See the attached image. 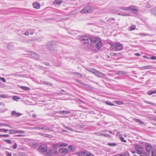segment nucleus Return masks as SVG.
Returning <instances> with one entry per match:
<instances>
[{
	"label": "nucleus",
	"mask_w": 156,
	"mask_h": 156,
	"mask_svg": "<svg viewBox=\"0 0 156 156\" xmlns=\"http://www.w3.org/2000/svg\"><path fill=\"white\" fill-rule=\"evenodd\" d=\"M46 47L49 51L53 52L57 47V43L53 41H48L46 44Z\"/></svg>",
	"instance_id": "obj_1"
},
{
	"label": "nucleus",
	"mask_w": 156,
	"mask_h": 156,
	"mask_svg": "<svg viewBox=\"0 0 156 156\" xmlns=\"http://www.w3.org/2000/svg\"><path fill=\"white\" fill-rule=\"evenodd\" d=\"M111 46L113 49H115L116 51L122 50L123 48L122 44L117 42L111 44Z\"/></svg>",
	"instance_id": "obj_2"
},
{
	"label": "nucleus",
	"mask_w": 156,
	"mask_h": 156,
	"mask_svg": "<svg viewBox=\"0 0 156 156\" xmlns=\"http://www.w3.org/2000/svg\"><path fill=\"white\" fill-rule=\"evenodd\" d=\"M93 11V8L90 6H87L84 8L79 12V13L82 14L88 13L92 12Z\"/></svg>",
	"instance_id": "obj_3"
},
{
	"label": "nucleus",
	"mask_w": 156,
	"mask_h": 156,
	"mask_svg": "<svg viewBox=\"0 0 156 156\" xmlns=\"http://www.w3.org/2000/svg\"><path fill=\"white\" fill-rule=\"evenodd\" d=\"M58 154V151L55 150L51 149L47 150V152L45 154V156H55V155Z\"/></svg>",
	"instance_id": "obj_4"
},
{
	"label": "nucleus",
	"mask_w": 156,
	"mask_h": 156,
	"mask_svg": "<svg viewBox=\"0 0 156 156\" xmlns=\"http://www.w3.org/2000/svg\"><path fill=\"white\" fill-rule=\"evenodd\" d=\"M38 149L40 152L44 155L48 150V147L46 146L41 145L39 147Z\"/></svg>",
	"instance_id": "obj_5"
},
{
	"label": "nucleus",
	"mask_w": 156,
	"mask_h": 156,
	"mask_svg": "<svg viewBox=\"0 0 156 156\" xmlns=\"http://www.w3.org/2000/svg\"><path fill=\"white\" fill-rule=\"evenodd\" d=\"M80 41L83 44H86L89 43L88 38L85 36H82L80 38Z\"/></svg>",
	"instance_id": "obj_6"
},
{
	"label": "nucleus",
	"mask_w": 156,
	"mask_h": 156,
	"mask_svg": "<svg viewBox=\"0 0 156 156\" xmlns=\"http://www.w3.org/2000/svg\"><path fill=\"white\" fill-rule=\"evenodd\" d=\"M59 152L62 155H65L69 152L68 150L66 148H61L59 149Z\"/></svg>",
	"instance_id": "obj_7"
},
{
	"label": "nucleus",
	"mask_w": 156,
	"mask_h": 156,
	"mask_svg": "<svg viewBox=\"0 0 156 156\" xmlns=\"http://www.w3.org/2000/svg\"><path fill=\"white\" fill-rule=\"evenodd\" d=\"M29 55H30L33 58L35 59H37L39 58V56L37 53L33 52L32 51H30L29 53Z\"/></svg>",
	"instance_id": "obj_8"
},
{
	"label": "nucleus",
	"mask_w": 156,
	"mask_h": 156,
	"mask_svg": "<svg viewBox=\"0 0 156 156\" xmlns=\"http://www.w3.org/2000/svg\"><path fill=\"white\" fill-rule=\"evenodd\" d=\"M154 147H152L151 145L149 144H147L146 145V149L148 153H150L151 151H152V149Z\"/></svg>",
	"instance_id": "obj_9"
},
{
	"label": "nucleus",
	"mask_w": 156,
	"mask_h": 156,
	"mask_svg": "<svg viewBox=\"0 0 156 156\" xmlns=\"http://www.w3.org/2000/svg\"><path fill=\"white\" fill-rule=\"evenodd\" d=\"M100 38L98 37H92L90 39V41L92 43L94 44L98 42Z\"/></svg>",
	"instance_id": "obj_10"
},
{
	"label": "nucleus",
	"mask_w": 156,
	"mask_h": 156,
	"mask_svg": "<svg viewBox=\"0 0 156 156\" xmlns=\"http://www.w3.org/2000/svg\"><path fill=\"white\" fill-rule=\"evenodd\" d=\"M136 150L137 153L139 154H144V153L143 149L141 147L136 148Z\"/></svg>",
	"instance_id": "obj_11"
},
{
	"label": "nucleus",
	"mask_w": 156,
	"mask_h": 156,
	"mask_svg": "<svg viewBox=\"0 0 156 156\" xmlns=\"http://www.w3.org/2000/svg\"><path fill=\"white\" fill-rule=\"evenodd\" d=\"M81 85H83V87L85 88L88 89L89 90H91L93 89L92 87L89 85L87 84L84 83H81Z\"/></svg>",
	"instance_id": "obj_12"
},
{
	"label": "nucleus",
	"mask_w": 156,
	"mask_h": 156,
	"mask_svg": "<svg viewBox=\"0 0 156 156\" xmlns=\"http://www.w3.org/2000/svg\"><path fill=\"white\" fill-rule=\"evenodd\" d=\"M128 11L131 10L132 11H135L137 12L138 11V10L136 8V7L134 5H131L128 7Z\"/></svg>",
	"instance_id": "obj_13"
},
{
	"label": "nucleus",
	"mask_w": 156,
	"mask_h": 156,
	"mask_svg": "<svg viewBox=\"0 0 156 156\" xmlns=\"http://www.w3.org/2000/svg\"><path fill=\"white\" fill-rule=\"evenodd\" d=\"M86 153V151L84 150L81 151L77 152L76 154L79 156H84Z\"/></svg>",
	"instance_id": "obj_14"
},
{
	"label": "nucleus",
	"mask_w": 156,
	"mask_h": 156,
	"mask_svg": "<svg viewBox=\"0 0 156 156\" xmlns=\"http://www.w3.org/2000/svg\"><path fill=\"white\" fill-rule=\"evenodd\" d=\"M96 44V47L97 48H100L102 45V43L101 41V39Z\"/></svg>",
	"instance_id": "obj_15"
},
{
	"label": "nucleus",
	"mask_w": 156,
	"mask_h": 156,
	"mask_svg": "<svg viewBox=\"0 0 156 156\" xmlns=\"http://www.w3.org/2000/svg\"><path fill=\"white\" fill-rule=\"evenodd\" d=\"M11 115L12 116H15L16 117L20 116L21 115L20 113H18L15 111H12L11 113Z\"/></svg>",
	"instance_id": "obj_16"
},
{
	"label": "nucleus",
	"mask_w": 156,
	"mask_h": 156,
	"mask_svg": "<svg viewBox=\"0 0 156 156\" xmlns=\"http://www.w3.org/2000/svg\"><path fill=\"white\" fill-rule=\"evenodd\" d=\"M52 147L54 149H56L59 147H61L60 143H58L56 144H53L52 145Z\"/></svg>",
	"instance_id": "obj_17"
},
{
	"label": "nucleus",
	"mask_w": 156,
	"mask_h": 156,
	"mask_svg": "<svg viewBox=\"0 0 156 156\" xmlns=\"http://www.w3.org/2000/svg\"><path fill=\"white\" fill-rule=\"evenodd\" d=\"M93 73L95 74L96 76H98L99 77H101V76L99 74L103 75L104 74L101 72L96 70L94 71V72Z\"/></svg>",
	"instance_id": "obj_18"
},
{
	"label": "nucleus",
	"mask_w": 156,
	"mask_h": 156,
	"mask_svg": "<svg viewBox=\"0 0 156 156\" xmlns=\"http://www.w3.org/2000/svg\"><path fill=\"white\" fill-rule=\"evenodd\" d=\"M34 8L36 9H39L40 6V5L37 2H35L33 4Z\"/></svg>",
	"instance_id": "obj_19"
},
{
	"label": "nucleus",
	"mask_w": 156,
	"mask_h": 156,
	"mask_svg": "<svg viewBox=\"0 0 156 156\" xmlns=\"http://www.w3.org/2000/svg\"><path fill=\"white\" fill-rule=\"evenodd\" d=\"M128 73L126 72H124L122 71H119L116 72V74L117 75L120 74H127Z\"/></svg>",
	"instance_id": "obj_20"
},
{
	"label": "nucleus",
	"mask_w": 156,
	"mask_h": 156,
	"mask_svg": "<svg viewBox=\"0 0 156 156\" xmlns=\"http://www.w3.org/2000/svg\"><path fill=\"white\" fill-rule=\"evenodd\" d=\"M151 153V156H156V147H155L152 149Z\"/></svg>",
	"instance_id": "obj_21"
},
{
	"label": "nucleus",
	"mask_w": 156,
	"mask_h": 156,
	"mask_svg": "<svg viewBox=\"0 0 156 156\" xmlns=\"http://www.w3.org/2000/svg\"><path fill=\"white\" fill-rule=\"evenodd\" d=\"M150 12V13L152 15H154L156 16V9L154 8L152 9H151Z\"/></svg>",
	"instance_id": "obj_22"
},
{
	"label": "nucleus",
	"mask_w": 156,
	"mask_h": 156,
	"mask_svg": "<svg viewBox=\"0 0 156 156\" xmlns=\"http://www.w3.org/2000/svg\"><path fill=\"white\" fill-rule=\"evenodd\" d=\"M142 68L143 69H153V67L152 66H148L142 67Z\"/></svg>",
	"instance_id": "obj_23"
},
{
	"label": "nucleus",
	"mask_w": 156,
	"mask_h": 156,
	"mask_svg": "<svg viewBox=\"0 0 156 156\" xmlns=\"http://www.w3.org/2000/svg\"><path fill=\"white\" fill-rule=\"evenodd\" d=\"M113 102L116 104H118L119 105H123L124 104V102L121 101H114Z\"/></svg>",
	"instance_id": "obj_24"
},
{
	"label": "nucleus",
	"mask_w": 156,
	"mask_h": 156,
	"mask_svg": "<svg viewBox=\"0 0 156 156\" xmlns=\"http://www.w3.org/2000/svg\"><path fill=\"white\" fill-rule=\"evenodd\" d=\"M73 74L74 75L76 76L79 77H83V75L82 74L78 73H76V72H73Z\"/></svg>",
	"instance_id": "obj_25"
},
{
	"label": "nucleus",
	"mask_w": 156,
	"mask_h": 156,
	"mask_svg": "<svg viewBox=\"0 0 156 156\" xmlns=\"http://www.w3.org/2000/svg\"><path fill=\"white\" fill-rule=\"evenodd\" d=\"M86 69L88 71L90 72L93 73L95 70V69L92 68H86Z\"/></svg>",
	"instance_id": "obj_26"
},
{
	"label": "nucleus",
	"mask_w": 156,
	"mask_h": 156,
	"mask_svg": "<svg viewBox=\"0 0 156 156\" xmlns=\"http://www.w3.org/2000/svg\"><path fill=\"white\" fill-rule=\"evenodd\" d=\"M153 94H156V90H150L147 92V94L151 95Z\"/></svg>",
	"instance_id": "obj_27"
},
{
	"label": "nucleus",
	"mask_w": 156,
	"mask_h": 156,
	"mask_svg": "<svg viewBox=\"0 0 156 156\" xmlns=\"http://www.w3.org/2000/svg\"><path fill=\"white\" fill-rule=\"evenodd\" d=\"M62 2V1L61 0H55L54 2V3H56L58 5L61 4Z\"/></svg>",
	"instance_id": "obj_28"
},
{
	"label": "nucleus",
	"mask_w": 156,
	"mask_h": 156,
	"mask_svg": "<svg viewBox=\"0 0 156 156\" xmlns=\"http://www.w3.org/2000/svg\"><path fill=\"white\" fill-rule=\"evenodd\" d=\"M135 25H133L129 27V30H130V31H132L133 30H134L135 29Z\"/></svg>",
	"instance_id": "obj_29"
},
{
	"label": "nucleus",
	"mask_w": 156,
	"mask_h": 156,
	"mask_svg": "<svg viewBox=\"0 0 156 156\" xmlns=\"http://www.w3.org/2000/svg\"><path fill=\"white\" fill-rule=\"evenodd\" d=\"M133 120L135 121L138 122L140 124H143L144 123L141 120L136 118H134Z\"/></svg>",
	"instance_id": "obj_30"
},
{
	"label": "nucleus",
	"mask_w": 156,
	"mask_h": 156,
	"mask_svg": "<svg viewBox=\"0 0 156 156\" xmlns=\"http://www.w3.org/2000/svg\"><path fill=\"white\" fill-rule=\"evenodd\" d=\"M8 126L10 128H12V126L10 125H9L6 124V123H0V126Z\"/></svg>",
	"instance_id": "obj_31"
},
{
	"label": "nucleus",
	"mask_w": 156,
	"mask_h": 156,
	"mask_svg": "<svg viewBox=\"0 0 156 156\" xmlns=\"http://www.w3.org/2000/svg\"><path fill=\"white\" fill-rule=\"evenodd\" d=\"M108 145L109 146L114 147L116 145V144L114 143H109L108 144Z\"/></svg>",
	"instance_id": "obj_32"
},
{
	"label": "nucleus",
	"mask_w": 156,
	"mask_h": 156,
	"mask_svg": "<svg viewBox=\"0 0 156 156\" xmlns=\"http://www.w3.org/2000/svg\"><path fill=\"white\" fill-rule=\"evenodd\" d=\"M20 87L22 89H23L24 90H30V88H29V87H25V86H20Z\"/></svg>",
	"instance_id": "obj_33"
},
{
	"label": "nucleus",
	"mask_w": 156,
	"mask_h": 156,
	"mask_svg": "<svg viewBox=\"0 0 156 156\" xmlns=\"http://www.w3.org/2000/svg\"><path fill=\"white\" fill-rule=\"evenodd\" d=\"M12 99L14 100L17 101L20 99V98L17 96H13Z\"/></svg>",
	"instance_id": "obj_34"
},
{
	"label": "nucleus",
	"mask_w": 156,
	"mask_h": 156,
	"mask_svg": "<svg viewBox=\"0 0 156 156\" xmlns=\"http://www.w3.org/2000/svg\"><path fill=\"white\" fill-rule=\"evenodd\" d=\"M13 46L12 44H9L7 46L8 48L10 50L12 49H13Z\"/></svg>",
	"instance_id": "obj_35"
},
{
	"label": "nucleus",
	"mask_w": 156,
	"mask_h": 156,
	"mask_svg": "<svg viewBox=\"0 0 156 156\" xmlns=\"http://www.w3.org/2000/svg\"><path fill=\"white\" fill-rule=\"evenodd\" d=\"M121 9L126 11H128V7H122L119 8Z\"/></svg>",
	"instance_id": "obj_36"
},
{
	"label": "nucleus",
	"mask_w": 156,
	"mask_h": 156,
	"mask_svg": "<svg viewBox=\"0 0 156 156\" xmlns=\"http://www.w3.org/2000/svg\"><path fill=\"white\" fill-rule=\"evenodd\" d=\"M73 146H69L68 147V149L69 150H70L71 151H74V149L73 148Z\"/></svg>",
	"instance_id": "obj_37"
},
{
	"label": "nucleus",
	"mask_w": 156,
	"mask_h": 156,
	"mask_svg": "<svg viewBox=\"0 0 156 156\" xmlns=\"http://www.w3.org/2000/svg\"><path fill=\"white\" fill-rule=\"evenodd\" d=\"M8 131L9 130L7 129H0V132H4L5 133H7Z\"/></svg>",
	"instance_id": "obj_38"
},
{
	"label": "nucleus",
	"mask_w": 156,
	"mask_h": 156,
	"mask_svg": "<svg viewBox=\"0 0 156 156\" xmlns=\"http://www.w3.org/2000/svg\"><path fill=\"white\" fill-rule=\"evenodd\" d=\"M105 103L106 104L108 105H111V106H113L115 105L111 102H110L109 101H107L105 102Z\"/></svg>",
	"instance_id": "obj_39"
},
{
	"label": "nucleus",
	"mask_w": 156,
	"mask_h": 156,
	"mask_svg": "<svg viewBox=\"0 0 156 156\" xmlns=\"http://www.w3.org/2000/svg\"><path fill=\"white\" fill-rule=\"evenodd\" d=\"M15 132L16 133H24V131L21 130H15Z\"/></svg>",
	"instance_id": "obj_40"
},
{
	"label": "nucleus",
	"mask_w": 156,
	"mask_h": 156,
	"mask_svg": "<svg viewBox=\"0 0 156 156\" xmlns=\"http://www.w3.org/2000/svg\"><path fill=\"white\" fill-rule=\"evenodd\" d=\"M120 54L119 53H114L111 52L110 53V55L111 56H116L117 55V56H118L119 55H120Z\"/></svg>",
	"instance_id": "obj_41"
},
{
	"label": "nucleus",
	"mask_w": 156,
	"mask_h": 156,
	"mask_svg": "<svg viewBox=\"0 0 156 156\" xmlns=\"http://www.w3.org/2000/svg\"><path fill=\"white\" fill-rule=\"evenodd\" d=\"M61 147H67L68 144L66 143H63L62 144L60 143Z\"/></svg>",
	"instance_id": "obj_42"
},
{
	"label": "nucleus",
	"mask_w": 156,
	"mask_h": 156,
	"mask_svg": "<svg viewBox=\"0 0 156 156\" xmlns=\"http://www.w3.org/2000/svg\"><path fill=\"white\" fill-rule=\"evenodd\" d=\"M64 128H65L66 129L68 130H69L70 131H73L74 130L73 129H72L70 128H69V127H67L66 126H64Z\"/></svg>",
	"instance_id": "obj_43"
},
{
	"label": "nucleus",
	"mask_w": 156,
	"mask_h": 156,
	"mask_svg": "<svg viewBox=\"0 0 156 156\" xmlns=\"http://www.w3.org/2000/svg\"><path fill=\"white\" fill-rule=\"evenodd\" d=\"M144 102L146 103H147V104L152 105H155V106L156 105L155 104L153 103L152 102H149V101H145Z\"/></svg>",
	"instance_id": "obj_44"
},
{
	"label": "nucleus",
	"mask_w": 156,
	"mask_h": 156,
	"mask_svg": "<svg viewBox=\"0 0 156 156\" xmlns=\"http://www.w3.org/2000/svg\"><path fill=\"white\" fill-rule=\"evenodd\" d=\"M128 154L126 153H124L121 154H120L119 156H128Z\"/></svg>",
	"instance_id": "obj_45"
},
{
	"label": "nucleus",
	"mask_w": 156,
	"mask_h": 156,
	"mask_svg": "<svg viewBox=\"0 0 156 156\" xmlns=\"http://www.w3.org/2000/svg\"><path fill=\"white\" fill-rule=\"evenodd\" d=\"M0 97L3 98H6L8 97L7 95L6 94H4L3 95H0Z\"/></svg>",
	"instance_id": "obj_46"
},
{
	"label": "nucleus",
	"mask_w": 156,
	"mask_h": 156,
	"mask_svg": "<svg viewBox=\"0 0 156 156\" xmlns=\"http://www.w3.org/2000/svg\"><path fill=\"white\" fill-rule=\"evenodd\" d=\"M9 133L10 134L15 133V130H9Z\"/></svg>",
	"instance_id": "obj_47"
},
{
	"label": "nucleus",
	"mask_w": 156,
	"mask_h": 156,
	"mask_svg": "<svg viewBox=\"0 0 156 156\" xmlns=\"http://www.w3.org/2000/svg\"><path fill=\"white\" fill-rule=\"evenodd\" d=\"M112 20H115V18H110L107 21L109 22H110Z\"/></svg>",
	"instance_id": "obj_48"
},
{
	"label": "nucleus",
	"mask_w": 156,
	"mask_h": 156,
	"mask_svg": "<svg viewBox=\"0 0 156 156\" xmlns=\"http://www.w3.org/2000/svg\"><path fill=\"white\" fill-rule=\"evenodd\" d=\"M17 145L16 143H15L13 145H12V148L14 149H15L17 148Z\"/></svg>",
	"instance_id": "obj_49"
},
{
	"label": "nucleus",
	"mask_w": 156,
	"mask_h": 156,
	"mask_svg": "<svg viewBox=\"0 0 156 156\" xmlns=\"http://www.w3.org/2000/svg\"><path fill=\"white\" fill-rule=\"evenodd\" d=\"M46 129H47V130H48L49 131H51L53 130V129L52 128L49 127H48Z\"/></svg>",
	"instance_id": "obj_50"
},
{
	"label": "nucleus",
	"mask_w": 156,
	"mask_h": 156,
	"mask_svg": "<svg viewBox=\"0 0 156 156\" xmlns=\"http://www.w3.org/2000/svg\"><path fill=\"white\" fill-rule=\"evenodd\" d=\"M5 141L7 143L10 144L11 143V141L10 140H5Z\"/></svg>",
	"instance_id": "obj_51"
},
{
	"label": "nucleus",
	"mask_w": 156,
	"mask_h": 156,
	"mask_svg": "<svg viewBox=\"0 0 156 156\" xmlns=\"http://www.w3.org/2000/svg\"><path fill=\"white\" fill-rule=\"evenodd\" d=\"M0 79L4 82H5L6 81L5 79L4 78L0 77Z\"/></svg>",
	"instance_id": "obj_52"
},
{
	"label": "nucleus",
	"mask_w": 156,
	"mask_h": 156,
	"mask_svg": "<svg viewBox=\"0 0 156 156\" xmlns=\"http://www.w3.org/2000/svg\"><path fill=\"white\" fill-rule=\"evenodd\" d=\"M104 136L108 137H110V136L109 135L107 134V133H104Z\"/></svg>",
	"instance_id": "obj_53"
},
{
	"label": "nucleus",
	"mask_w": 156,
	"mask_h": 156,
	"mask_svg": "<svg viewBox=\"0 0 156 156\" xmlns=\"http://www.w3.org/2000/svg\"><path fill=\"white\" fill-rule=\"evenodd\" d=\"M118 15H121L123 16H127V15L125 13H118Z\"/></svg>",
	"instance_id": "obj_54"
},
{
	"label": "nucleus",
	"mask_w": 156,
	"mask_h": 156,
	"mask_svg": "<svg viewBox=\"0 0 156 156\" xmlns=\"http://www.w3.org/2000/svg\"><path fill=\"white\" fill-rule=\"evenodd\" d=\"M70 113V111H64V113L69 114Z\"/></svg>",
	"instance_id": "obj_55"
},
{
	"label": "nucleus",
	"mask_w": 156,
	"mask_h": 156,
	"mask_svg": "<svg viewBox=\"0 0 156 156\" xmlns=\"http://www.w3.org/2000/svg\"><path fill=\"white\" fill-rule=\"evenodd\" d=\"M86 156H93V155L91 153H87V154L86 155Z\"/></svg>",
	"instance_id": "obj_56"
},
{
	"label": "nucleus",
	"mask_w": 156,
	"mask_h": 156,
	"mask_svg": "<svg viewBox=\"0 0 156 156\" xmlns=\"http://www.w3.org/2000/svg\"><path fill=\"white\" fill-rule=\"evenodd\" d=\"M29 34V32L28 31H26L25 32V33L24 34V35L28 36Z\"/></svg>",
	"instance_id": "obj_57"
},
{
	"label": "nucleus",
	"mask_w": 156,
	"mask_h": 156,
	"mask_svg": "<svg viewBox=\"0 0 156 156\" xmlns=\"http://www.w3.org/2000/svg\"><path fill=\"white\" fill-rule=\"evenodd\" d=\"M121 140L122 142H126V140H125L124 139V138L123 137H121Z\"/></svg>",
	"instance_id": "obj_58"
},
{
	"label": "nucleus",
	"mask_w": 156,
	"mask_h": 156,
	"mask_svg": "<svg viewBox=\"0 0 156 156\" xmlns=\"http://www.w3.org/2000/svg\"><path fill=\"white\" fill-rule=\"evenodd\" d=\"M150 153H148L147 154H145V153L144 152V155H145V156H150Z\"/></svg>",
	"instance_id": "obj_59"
},
{
	"label": "nucleus",
	"mask_w": 156,
	"mask_h": 156,
	"mask_svg": "<svg viewBox=\"0 0 156 156\" xmlns=\"http://www.w3.org/2000/svg\"><path fill=\"white\" fill-rule=\"evenodd\" d=\"M46 137H48L49 138H52L53 137L51 135H47Z\"/></svg>",
	"instance_id": "obj_60"
},
{
	"label": "nucleus",
	"mask_w": 156,
	"mask_h": 156,
	"mask_svg": "<svg viewBox=\"0 0 156 156\" xmlns=\"http://www.w3.org/2000/svg\"><path fill=\"white\" fill-rule=\"evenodd\" d=\"M58 113L60 114H62L64 113V111H62L58 112Z\"/></svg>",
	"instance_id": "obj_61"
},
{
	"label": "nucleus",
	"mask_w": 156,
	"mask_h": 156,
	"mask_svg": "<svg viewBox=\"0 0 156 156\" xmlns=\"http://www.w3.org/2000/svg\"><path fill=\"white\" fill-rule=\"evenodd\" d=\"M6 156H12V154L10 153H8L6 154Z\"/></svg>",
	"instance_id": "obj_62"
},
{
	"label": "nucleus",
	"mask_w": 156,
	"mask_h": 156,
	"mask_svg": "<svg viewBox=\"0 0 156 156\" xmlns=\"http://www.w3.org/2000/svg\"><path fill=\"white\" fill-rule=\"evenodd\" d=\"M151 59H156V58L155 56H152L151 57Z\"/></svg>",
	"instance_id": "obj_63"
},
{
	"label": "nucleus",
	"mask_w": 156,
	"mask_h": 156,
	"mask_svg": "<svg viewBox=\"0 0 156 156\" xmlns=\"http://www.w3.org/2000/svg\"><path fill=\"white\" fill-rule=\"evenodd\" d=\"M41 135L43 136H45V137H46V136H47V134H44V133H41Z\"/></svg>",
	"instance_id": "obj_64"
}]
</instances>
